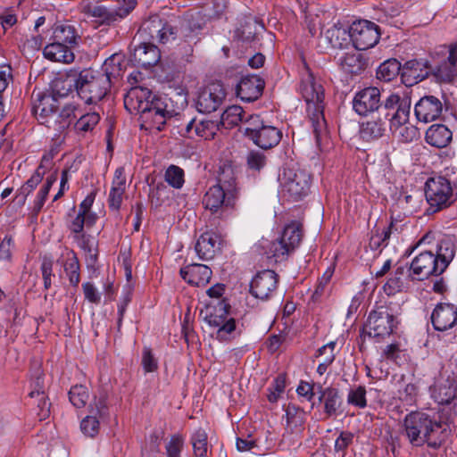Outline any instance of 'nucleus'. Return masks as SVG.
<instances>
[{
	"label": "nucleus",
	"instance_id": "obj_56",
	"mask_svg": "<svg viewBox=\"0 0 457 457\" xmlns=\"http://www.w3.org/2000/svg\"><path fill=\"white\" fill-rule=\"evenodd\" d=\"M184 441L181 436L174 435L165 445L167 457H181Z\"/></svg>",
	"mask_w": 457,
	"mask_h": 457
},
{
	"label": "nucleus",
	"instance_id": "obj_19",
	"mask_svg": "<svg viewBox=\"0 0 457 457\" xmlns=\"http://www.w3.org/2000/svg\"><path fill=\"white\" fill-rule=\"evenodd\" d=\"M278 274L271 270H264L256 274L250 284V293L258 299L267 300L276 291Z\"/></svg>",
	"mask_w": 457,
	"mask_h": 457
},
{
	"label": "nucleus",
	"instance_id": "obj_4",
	"mask_svg": "<svg viewBox=\"0 0 457 457\" xmlns=\"http://www.w3.org/2000/svg\"><path fill=\"white\" fill-rule=\"evenodd\" d=\"M111 80L101 71L86 69L79 72L75 87L79 97L85 104H96L107 94Z\"/></svg>",
	"mask_w": 457,
	"mask_h": 457
},
{
	"label": "nucleus",
	"instance_id": "obj_44",
	"mask_svg": "<svg viewBox=\"0 0 457 457\" xmlns=\"http://www.w3.org/2000/svg\"><path fill=\"white\" fill-rule=\"evenodd\" d=\"M79 118L74 125V129L78 133H87L92 131L100 120V115L96 112H84L81 109Z\"/></svg>",
	"mask_w": 457,
	"mask_h": 457
},
{
	"label": "nucleus",
	"instance_id": "obj_29",
	"mask_svg": "<svg viewBox=\"0 0 457 457\" xmlns=\"http://www.w3.org/2000/svg\"><path fill=\"white\" fill-rule=\"evenodd\" d=\"M56 262L63 268L70 284L77 287L80 282V264L75 252L67 247L63 248Z\"/></svg>",
	"mask_w": 457,
	"mask_h": 457
},
{
	"label": "nucleus",
	"instance_id": "obj_47",
	"mask_svg": "<svg viewBox=\"0 0 457 457\" xmlns=\"http://www.w3.org/2000/svg\"><path fill=\"white\" fill-rule=\"evenodd\" d=\"M191 443L195 457H207V434L204 429L199 428L193 434Z\"/></svg>",
	"mask_w": 457,
	"mask_h": 457
},
{
	"label": "nucleus",
	"instance_id": "obj_42",
	"mask_svg": "<svg viewBox=\"0 0 457 457\" xmlns=\"http://www.w3.org/2000/svg\"><path fill=\"white\" fill-rule=\"evenodd\" d=\"M74 238L78 241L79 247L87 254V262L94 265L97 261V241L90 235L81 233Z\"/></svg>",
	"mask_w": 457,
	"mask_h": 457
},
{
	"label": "nucleus",
	"instance_id": "obj_13",
	"mask_svg": "<svg viewBox=\"0 0 457 457\" xmlns=\"http://www.w3.org/2000/svg\"><path fill=\"white\" fill-rule=\"evenodd\" d=\"M411 99L409 97H401L397 94H390L386 100L381 110V114L385 120L390 122V130L395 132L402 125H405L410 117Z\"/></svg>",
	"mask_w": 457,
	"mask_h": 457
},
{
	"label": "nucleus",
	"instance_id": "obj_61",
	"mask_svg": "<svg viewBox=\"0 0 457 457\" xmlns=\"http://www.w3.org/2000/svg\"><path fill=\"white\" fill-rule=\"evenodd\" d=\"M82 289L85 299L91 303L99 304L101 302V295L96 287L90 282L82 284Z\"/></svg>",
	"mask_w": 457,
	"mask_h": 457
},
{
	"label": "nucleus",
	"instance_id": "obj_37",
	"mask_svg": "<svg viewBox=\"0 0 457 457\" xmlns=\"http://www.w3.org/2000/svg\"><path fill=\"white\" fill-rule=\"evenodd\" d=\"M53 40L62 42L71 47H75L79 45L80 37L78 34L75 26L70 23L57 24L53 31Z\"/></svg>",
	"mask_w": 457,
	"mask_h": 457
},
{
	"label": "nucleus",
	"instance_id": "obj_57",
	"mask_svg": "<svg viewBox=\"0 0 457 457\" xmlns=\"http://www.w3.org/2000/svg\"><path fill=\"white\" fill-rule=\"evenodd\" d=\"M440 420L442 426L445 424L454 423L457 418V401L452 403L450 405H443L439 410Z\"/></svg>",
	"mask_w": 457,
	"mask_h": 457
},
{
	"label": "nucleus",
	"instance_id": "obj_26",
	"mask_svg": "<svg viewBox=\"0 0 457 457\" xmlns=\"http://www.w3.org/2000/svg\"><path fill=\"white\" fill-rule=\"evenodd\" d=\"M161 52L158 47L152 44L141 40L135 46L132 53V61L136 65L143 68H150L159 62Z\"/></svg>",
	"mask_w": 457,
	"mask_h": 457
},
{
	"label": "nucleus",
	"instance_id": "obj_18",
	"mask_svg": "<svg viewBox=\"0 0 457 457\" xmlns=\"http://www.w3.org/2000/svg\"><path fill=\"white\" fill-rule=\"evenodd\" d=\"M382 107L381 92L376 87H365L357 93L353 99V109L361 116L378 111Z\"/></svg>",
	"mask_w": 457,
	"mask_h": 457
},
{
	"label": "nucleus",
	"instance_id": "obj_51",
	"mask_svg": "<svg viewBox=\"0 0 457 457\" xmlns=\"http://www.w3.org/2000/svg\"><path fill=\"white\" fill-rule=\"evenodd\" d=\"M366 388L364 386L351 387L347 395V403L350 405L363 409L367 406Z\"/></svg>",
	"mask_w": 457,
	"mask_h": 457
},
{
	"label": "nucleus",
	"instance_id": "obj_54",
	"mask_svg": "<svg viewBox=\"0 0 457 457\" xmlns=\"http://www.w3.org/2000/svg\"><path fill=\"white\" fill-rule=\"evenodd\" d=\"M120 61V56L118 54H112L107 58L104 62L102 74L108 75L110 80L112 78L120 76L121 71Z\"/></svg>",
	"mask_w": 457,
	"mask_h": 457
},
{
	"label": "nucleus",
	"instance_id": "obj_17",
	"mask_svg": "<svg viewBox=\"0 0 457 457\" xmlns=\"http://www.w3.org/2000/svg\"><path fill=\"white\" fill-rule=\"evenodd\" d=\"M226 96L227 93L221 82H211L200 91L196 101V108L200 112H213L221 106Z\"/></svg>",
	"mask_w": 457,
	"mask_h": 457
},
{
	"label": "nucleus",
	"instance_id": "obj_33",
	"mask_svg": "<svg viewBox=\"0 0 457 457\" xmlns=\"http://www.w3.org/2000/svg\"><path fill=\"white\" fill-rule=\"evenodd\" d=\"M426 142L436 148H445L453 140V132L444 124L431 125L425 135Z\"/></svg>",
	"mask_w": 457,
	"mask_h": 457
},
{
	"label": "nucleus",
	"instance_id": "obj_2",
	"mask_svg": "<svg viewBox=\"0 0 457 457\" xmlns=\"http://www.w3.org/2000/svg\"><path fill=\"white\" fill-rule=\"evenodd\" d=\"M403 435L413 447L425 445L431 449L440 448L447 439L448 431L442 422L422 411H411L403 420Z\"/></svg>",
	"mask_w": 457,
	"mask_h": 457
},
{
	"label": "nucleus",
	"instance_id": "obj_16",
	"mask_svg": "<svg viewBox=\"0 0 457 457\" xmlns=\"http://www.w3.org/2000/svg\"><path fill=\"white\" fill-rule=\"evenodd\" d=\"M409 276L414 280H424L431 276L438 277L444 273L440 269L439 262L431 250L421 252L416 256L409 266Z\"/></svg>",
	"mask_w": 457,
	"mask_h": 457
},
{
	"label": "nucleus",
	"instance_id": "obj_55",
	"mask_svg": "<svg viewBox=\"0 0 457 457\" xmlns=\"http://www.w3.org/2000/svg\"><path fill=\"white\" fill-rule=\"evenodd\" d=\"M246 161L249 169L260 171L266 166L267 156L260 151L253 150L247 154Z\"/></svg>",
	"mask_w": 457,
	"mask_h": 457
},
{
	"label": "nucleus",
	"instance_id": "obj_43",
	"mask_svg": "<svg viewBox=\"0 0 457 457\" xmlns=\"http://www.w3.org/2000/svg\"><path fill=\"white\" fill-rule=\"evenodd\" d=\"M220 120L221 123L227 128H233L240 122L245 124L247 117H245V112L241 106L231 105L223 112Z\"/></svg>",
	"mask_w": 457,
	"mask_h": 457
},
{
	"label": "nucleus",
	"instance_id": "obj_59",
	"mask_svg": "<svg viewBox=\"0 0 457 457\" xmlns=\"http://www.w3.org/2000/svg\"><path fill=\"white\" fill-rule=\"evenodd\" d=\"M227 320H228V318L223 317L222 314H217L215 308H213V307L206 308L204 320L208 323V325L210 327L218 328Z\"/></svg>",
	"mask_w": 457,
	"mask_h": 457
},
{
	"label": "nucleus",
	"instance_id": "obj_34",
	"mask_svg": "<svg viewBox=\"0 0 457 457\" xmlns=\"http://www.w3.org/2000/svg\"><path fill=\"white\" fill-rule=\"evenodd\" d=\"M217 180L215 186L222 187L227 191L228 195L237 197V175L231 164H224L220 167Z\"/></svg>",
	"mask_w": 457,
	"mask_h": 457
},
{
	"label": "nucleus",
	"instance_id": "obj_50",
	"mask_svg": "<svg viewBox=\"0 0 457 457\" xmlns=\"http://www.w3.org/2000/svg\"><path fill=\"white\" fill-rule=\"evenodd\" d=\"M41 166H39L32 176L21 186L16 195L21 198L22 203L25 202L27 196L36 188L43 179V173L40 172Z\"/></svg>",
	"mask_w": 457,
	"mask_h": 457
},
{
	"label": "nucleus",
	"instance_id": "obj_40",
	"mask_svg": "<svg viewBox=\"0 0 457 457\" xmlns=\"http://www.w3.org/2000/svg\"><path fill=\"white\" fill-rule=\"evenodd\" d=\"M385 131V121L379 116L377 120H370L361 123L360 135L365 141H370L381 137Z\"/></svg>",
	"mask_w": 457,
	"mask_h": 457
},
{
	"label": "nucleus",
	"instance_id": "obj_24",
	"mask_svg": "<svg viewBox=\"0 0 457 457\" xmlns=\"http://www.w3.org/2000/svg\"><path fill=\"white\" fill-rule=\"evenodd\" d=\"M320 393L319 402L323 404V412L326 418H337L343 413V400L339 390L336 387L328 386L323 388L318 385Z\"/></svg>",
	"mask_w": 457,
	"mask_h": 457
},
{
	"label": "nucleus",
	"instance_id": "obj_8",
	"mask_svg": "<svg viewBox=\"0 0 457 457\" xmlns=\"http://www.w3.org/2000/svg\"><path fill=\"white\" fill-rule=\"evenodd\" d=\"M245 135L262 149L276 146L282 138V132L275 126L268 125L258 114L247 116Z\"/></svg>",
	"mask_w": 457,
	"mask_h": 457
},
{
	"label": "nucleus",
	"instance_id": "obj_1",
	"mask_svg": "<svg viewBox=\"0 0 457 457\" xmlns=\"http://www.w3.org/2000/svg\"><path fill=\"white\" fill-rule=\"evenodd\" d=\"M124 106L131 114H138L149 129L162 130L174 111L168 108L166 100L143 87H131L124 97Z\"/></svg>",
	"mask_w": 457,
	"mask_h": 457
},
{
	"label": "nucleus",
	"instance_id": "obj_63",
	"mask_svg": "<svg viewBox=\"0 0 457 457\" xmlns=\"http://www.w3.org/2000/svg\"><path fill=\"white\" fill-rule=\"evenodd\" d=\"M124 192L125 190L122 188H115L112 187L108 198V204L111 209L118 211L120 208Z\"/></svg>",
	"mask_w": 457,
	"mask_h": 457
},
{
	"label": "nucleus",
	"instance_id": "obj_28",
	"mask_svg": "<svg viewBox=\"0 0 457 457\" xmlns=\"http://www.w3.org/2000/svg\"><path fill=\"white\" fill-rule=\"evenodd\" d=\"M181 278L189 285L204 287L209 283L212 271L204 264L191 263L180 269Z\"/></svg>",
	"mask_w": 457,
	"mask_h": 457
},
{
	"label": "nucleus",
	"instance_id": "obj_49",
	"mask_svg": "<svg viewBox=\"0 0 457 457\" xmlns=\"http://www.w3.org/2000/svg\"><path fill=\"white\" fill-rule=\"evenodd\" d=\"M287 423L293 428L302 427L305 420L304 411L294 403H288L286 407Z\"/></svg>",
	"mask_w": 457,
	"mask_h": 457
},
{
	"label": "nucleus",
	"instance_id": "obj_7",
	"mask_svg": "<svg viewBox=\"0 0 457 457\" xmlns=\"http://www.w3.org/2000/svg\"><path fill=\"white\" fill-rule=\"evenodd\" d=\"M281 193L292 201L304 198L311 190L312 175L299 167H287L279 177Z\"/></svg>",
	"mask_w": 457,
	"mask_h": 457
},
{
	"label": "nucleus",
	"instance_id": "obj_10",
	"mask_svg": "<svg viewBox=\"0 0 457 457\" xmlns=\"http://www.w3.org/2000/svg\"><path fill=\"white\" fill-rule=\"evenodd\" d=\"M178 29L159 15H152L140 26L137 37L146 43L168 44L177 38Z\"/></svg>",
	"mask_w": 457,
	"mask_h": 457
},
{
	"label": "nucleus",
	"instance_id": "obj_36",
	"mask_svg": "<svg viewBox=\"0 0 457 457\" xmlns=\"http://www.w3.org/2000/svg\"><path fill=\"white\" fill-rule=\"evenodd\" d=\"M407 271H409L407 265H398L395 268V271L383 287L384 292L387 295H394L403 290L406 286L407 278L410 277L406 274Z\"/></svg>",
	"mask_w": 457,
	"mask_h": 457
},
{
	"label": "nucleus",
	"instance_id": "obj_5",
	"mask_svg": "<svg viewBox=\"0 0 457 457\" xmlns=\"http://www.w3.org/2000/svg\"><path fill=\"white\" fill-rule=\"evenodd\" d=\"M125 1L126 6L109 8L98 0H81L78 8L85 19L97 25L110 26L125 18L135 8V0Z\"/></svg>",
	"mask_w": 457,
	"mask_h": 457
},
{
	"label": "nucleus",
	"instance_id": "obj_35",
	"mask_svg": "<svg viewBox=\"0 0 457 457\" xmlns=\"http://www.w3.org/2000/svg\"><path fill=\"white\" fill-rule=\"evenodd\" d=\"M455 250L454 242L449 237H443L436 244L434 255L439 262L440 269H443L444 271H445L451 262L453 260Z\"/></svg>",
	"mask_w": 457,
	"mask_h": 457
},
{
	"label": "nucleus",
	"instance_id": "obj_52",
	"mask_svg": "<svg viewBox=\"0 0 457 457\" xmlns=\"http://www.w3.org/2000/svg\"><path fill=\"white\" fill-rule=\"evenodd\" d=\"M165 181L174 188H181L184 185V170L176 165H170L165 171Z\"/></svg>",
	"mask_w": 457,
	"mask_h": 457
},
{
	"label": "nucleus",
	"instance_id": "obj_6",
	"mask_svg": "<svg viewBox=\"0 0 457 457\" xmlns=\"http://www.w3.org/2000/svg\"><path fill=\"white\" fill-rule=\"evenodd\" d=\"M303 238L302 226L296 222L287 225L282 234L274 241L262 245L267 258L274 262L286 261L287 257L300 245Z\"/></svg>",
	"mask_w": 457,
	"mask_h": 457
},
{
	"label": "nucleus",
	"instance_id": "obj_64",
	"mask_svg": "<svg viewBox=\"0 0 457 457\" xmlns=\"http://www.w3.org/2000/svg\"><path fill=\"white\" fill-rule=\"evenodd\" d=\"M13 242L11 237L5 236L0 243V260L10 261Z\"/></svg>",
	"mask_w": 457,
	"mask_h": 457
},
{
	"label": "nucleus",
	"instance_id": "obj_11",
	"mask_svg": "<svg viewBox=\"0 0 457 457\" xmlns=\"http://www.w3.org/2000/svg\"><path fill=\"white\" fill-rule=\"evenodd\" d=\"M397 321L392 312L385 306L371 311L364 325V332L378 342L389 337L396 328Z\"/></svg>",
	"mask_w": 457,
	"mask_h": 457
},
{
	"label": "nucleus",
	"instance_id": "obj_30",
	"mask_svg": "<svg viewBox=\"0 0 457 457\" xmlns=\"http://www.w3.org/2000/svg\"><path fill=\"white\" fill-rule=\"evenodd\" d=\"M221 240L220 236L213 231L203 233L196 241L195 250L202 260H211L220 251Z\"/></svg>",
	"mask_w": 457,
	"mask_h": 457
},
{
	"label": "nucleus",
	"instance_id": "obj_27",
	"mask_svg": "<svg viewBox=\"0 0 457 457\" xmlns=\"http://www.w3.org/2000/svg\"><path fill=\"white\" fill-rule=\"evenodd\" d=\"M237 197L228 195L227 191L220 187L212 186L205 193L203 200L204 207L212 212H218L220 208H232Z\"/></svg>",
	"mask_w": 457,
	"mask_h": 457
},
{
	"label": "nucleus",
	"instance_id": "obj_53",
	"mask_svg": "<svg viewBox=\"0 0 457 457\" xmlns=\"http://www.w3.org/2000/svg\"><path fill=\"white\" fill-rule=\"evenodd\" d=\"M217 129L218 126L215 121L202 120L195 125V135L208 140L214 137Z\"/></svg>",
	"mask_w": 457,
	"mask_h": 457
},
{
	"label": "nucleus",
	"instance_id": "obj_3",
	"mask_svg": "<svg viewBox=\"0 0 457 457\" xmlns=\"http://www.w3.org/2000/svg\"><path fill=\"white\" fill-rule=\"evenodd\" d=\"M299 92L306 102L307 113L312 124L317 146L321 149L328 140L327 122L324 117V88L304 64V72L299 85Z\"/></svg>",
	"mask_w": 457,
	"mask_h": 457
},
{
	"label": "nucleus",
	"instance_id": "obj_48",
	"mask_svg": "<svg viewBox=\"0 0 457 457\" xmlns=\"http://www.w3.org/2000/svg\"><path fill=\"white\" fill-rule=\"evenodd\" d=\"M57 180V172H54L51 175H49L45 184L40 188L39 192L37 193V199L34 204L33 210L36 213L39 212L42 209V207L45 204V202L47 198L48 193L52 187V186L56 182Z\"/></svg>",
	"mask_w": 457,
	"mask_h": 457
},
{
	"label": "nucleus",
	"instance_id": "obj_22",
	"mask_svg": "<svg viewBox=\"0 0 457 457\" xmlns=\"http://www.w3.org/2000/svg\"><path fill=\"white\" fill-rule=\"evenodd\" d=\"M432 72V64L426 60H410L402 67L401 79L406 86L415 85Z\"/></svg>",
	"mask_w": 457,
	"mask_h": 457
},
{
	"label": "nucleus",
	"instance_id": "obj_38",
	"mask_svg": "<svg viewBox=\"0 0 457 457\" xmlns=\"http://www.w3.org/2000/svg\"><path fill=\"white\" fill-rule=\"evenodd\" d=\"M81 113V106L77 103H70L62 107V109L57 112L54 129L57 131H62L69 128L72 120Z\"/></svg>",
	"mask_w": 457,
	"mask_h": 457
},
{
	"label": "nucleus",
	"instance_id": "obj_31",
	"mask_svg": "<svg viewBox=\"0 0 457 457\" xmlns=\"http://www.w3.org/2000/svg\"><path fill=\"white\" fill-rule=\"evenodd\" d=\"M430 393L434 401L440 405H450L457 402V386L453 380L436 383L430 387Z\"/></svg>",
	"mask_w": 457,
	"mask_h": 457
},
{
	"label": "nucleus",
	"instance_id": "obj_39",
	"mask_svg": "<svg viewBox=\"0 0 457 457\" xmlns=\"http://www.w3.org/2000/svg\"><path fill=\"white\" fill-rule=\"evenodd\" d=\"M342 70L349 74H360L367 66L366 60L359 53H346L338 58Z\"/></svg>",
	"mask_w": 457,
	"mask_h": 457
},
{
	"label": "nucleus",
	"instance_id": "obj_32",
	"mask_svg": "<svg viewBox=\"0 0 457 457\" xmlns=\"http://www.w3.org/2000/svg\"><path fill=\"white\" fill-rule=\"evenodd\" d=\"M71 46L54 40L52 43L46 45L43 50L45 58L52 62H58L62 63H71L75 55L72 52Z\"/></svg>",
	"mask_w": 457,
	"mask_h": 457
},
{
	"label": "nucleus",
	"instance_id": "obj_46",
	"mask_svg": "<svg viewBox=\"0 0 457 457\" xmlns=\"http://www.w3.org/2000/svg\"><path fill=\"white\" fill-rule=\"evenodd\" d=\"M240 334L241 330L237 328L235 319L229 318L217 328L216 338L220 341H228Z\"/></svg>",
	"mask_w": 457,
	"mask_h": 457
},
{
	"label": "nucleus",
	"instance_id": "obj_23",
	"mask_svg": "<svg viewBox=\"0 0 457 457\" xmlns=\"http://www.w3.org/2000/svg\"><path fill=\"white\" fill-rule=\"evenodd\" d=\"M431 322L437 331H445L457 324V306L453 303H438L432 314Z\"/></svg>",
	"mask_w": 457,
	"mask_h": 457
},
{
	"label": "nucleus",
	"instance_id": "obj_41",
	"mask_svg": "<svg viewBox=\"0 0 457 457\" xmlns=\"http://www.w3.org/2000/svg\"><path fill=\"white\" fill-rule=\"evenodd\" d=\"M402 72L401 63L396 59H389L377 69V79L385 82L395 79Z\"/></svg>",
	"mask_w": 457,
	"mask_h": 457
},
{
	"label": "nucleus",
	"instance_id": "obj_45",
	"mask_svg": "<svg viewBox=\"0 0 457 457\" xmlns=\"http://www.w3.org/2000/svg\"><path fill=\"white\" fill-rule=\"evenodd\" d=\"M68 395L71 404L79 409L85 407L90 398L88 388L84 385L71 386Z\"/></svg>",
	"mask_w": 457,
	"mask_h": 457
},
{
	"label": "nucleus",
	"instance_id": "obj_21",
	"mask_svg": "<svg viewBox=\"0 0 457 457\" xmlns=\"http://www.w3.org/2000/svg\"><path fill=\"white\" fill-rule=\"evenodd\" d=\"M444 111V104L435 96L421 97L414 106V113L419 121L428 123L440 119Z\"/></svg>",
	"mask_w": 457,
	"mask_h": 457
},
{
	"label": "nucleus",
	"instance_id": "obj_12",
	"mask_svg": "<svg viewBox=\"0 0 457 457\" xmlns=\"http://www.w3.org/2000/svg\"><path fill=\"white\" fill-rule=\"evenodd\" d=\"M62 80H56L54 83L53 94H37V99L33 105V113L39 123L48 128L54 127L57 112L59 110V101L55 96V93L59 96H65L66 93L61 94L59 86L63 84Z\"/></svg>",
	"mask_w": 457,
	"mask_h": 457
},
{
	"label": "nucleus",
	"instance_id": "obj_62",
	"mask_svg": "<svg viewBox=\"0 0 457 457\" xmlns=\"http://www.w3.org/2000/svg\"><path fill=\"white\" fill-rule=\"evenodd\" d=\"M353 439V433L348 431H342L339 436L336 439L335 451L345 452L347 449V447L352 444Z\"/></svg>",
	"mask_w": 457,
	"mask_h": 457
},
{
	"label": "nucleus",
	"instance_id": "obj_25",
	"mask_svg": "<svg viewBox=\"0 0 457 457\" xmlns=\"http://www.w3.org/2000/svg\"><path fill=\"white\" fill-rule=\"evenodd\" d=\"M264 86V80L259 76H244L237 86V95L245 102H253L262 95Z\"/></svg>",
	"mask_w": 457,
	"mask_h": 457
},
{
	"label": "nucleus",
	"instance_id": "obj_60",
	"mask_svg": "<svg viewBox=\"0 0 457 457\" xmlns=\"http://www.w3.org/2000/svg\"><path fill=\"white\" fill-rule=\"evenodd\" d=\"M332 271L327 270L319 280L316 288L312 295L313 301H319L325 295L327 287L331 279Z\"/></svg>",
	"mask_w": 457,
	"mask_h": 457
},
{
	"label": "nucleus",
	"instance_id": "obj_58",
	"mask_svg": "<svg viewBox=\"0 0 457 457\" xmlns=\"http://www.w3.org/2000/svg\"><path fill=\"white\" fill-rule=\"evenodd\" d=\"M141 364L145 372H154L158 370V361L154 356L151 348L144 347Z\"/></svg>",
	"mask_w": 457,
	"mask_h": 457
},
{
	"label": "nucleus",
	"instance_id": "obj_20",
	"mask_svg": "<svg viewBox=\"0 0 457 457\" xmlns=\"http://www.w3.org/2000/svg\"><path fill=\"white\" fill-rule=\"evenodd\" d=\"M89 407L90 414L81 420L80 429L85 436L95 437L100 429L98 418L104 416L107 411L106 395L101 394L98 397L96 396Z\"/></svg>",
	"mask_w": 457,
	"mask_h": 457
},
{
	"label": "nucleus",
	"instance_id": "obj_15",
	"mask_svg": "<svg viewBox=\"0 0 457 457\" xmlns=\"http://www.w3.org/2000/svg\"><path fill=\"white\" fill-rule=\"evenodd\" d=\"M435 54H442L443 60L435 61L431 74L439 82H452L457 77V42L451 45L449 48L442 46L439 52H435Z\"/></svg>",
	"mask_w": 457,
	"mask_h": 457
},
{
	"label": "nucleus",
	"instance_id": "obj_14",
	"mask_svg": "<svg viewBox=\"0 0 457 457\" xmlns=\"http://www.w3.org/2000/svg\"><path fill=\"white\" fill-rule=\"evenodd\" d=\"M349 37L357 50H367L378 42L380 29L374 22L361 20L350 26Z\"/></svg>",
	"mask_w": 457,
	"mask_h": 457
},
{
	"label": "nucleus",
	"instance_id": "obj_9",
	"mask_svg": "<svg viewBox=\"0 0 457 457\" xmlns=\"http://www.w3.org/2000/svg\"><path fill=\"white\" fill-rule=\"evenodd\" d=\"M425 195L429 205L428 212L435 213L450 206L455 201L457 193H454L449 179L438 176L428 179Z\"/></svg>",
	"mask_w": 457,
	"mask_h": 457
}]
</instances>
